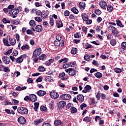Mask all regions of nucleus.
<instances>
[{
  "mask_svg": "<svg viewBox=\"0 0 126 126\" xmlns=\"http://www.w3.org/2000/svg\"><path fill=\"white\" fill-rule=\"evenodd\" d=\"M50 96L52 99H58L59 98V94L56 92H52L50 93Z\"/></svg>",
  "mask_w": 126,
  "mask_h": 126,
  "instance_id": "obj_9",
  "label": "nucleus"
},
{
  "mask_svg": "<svg viewBox=\"0 0 126 126\" xmlns=\"http://www.w3.org/2000/svg\"><path fill=\"white\" fill-rule=\"evenodd\" d=\"M85 49H89V48H92V45H91V44L88 43H86L85 44Z\"/></svg>",
  "mask_w": 126,
  "mask_h": 126,
  "instance_id": "obj_51",
  "label": "nucleus"
},
{
  "mask_svg": "<svg viewBox=\"0 0 126 126\" xmlns=\"http://www.w3.org/2000/svg\"><path fill=\"white\" fill-rule=\"evenodd\" d=\"M69 64L70 65V67H74V65H75V62H69Z\"/></svg>",
  "mask_w": 126,
  "mask_h": 126,
  "instance_id": "obj_53",
  "label": "nucleus"
},
{
  "mask_svg": "<svg viewBox=\"0 0 126 126\" xmlns=\"http://www.w3.org/2000/svg\"><path fill=\"white\" fill-rule=\"evenodd\" d=\"M87 28H86V27H83L82 28V30L83 32H84V33H87Z\"/></svg>",
  "mask_w": 126,
  "mask_h": 126,
  "instance_id": "obj_62",
  "label": "nucleus"
},
{
  "mask_svg": "<svg viewBox=\"0 0 126 126\" xmlns=\"http://www.w3.org/2000/svg\"><path fill=\"white\" fill-rule=\"evenodd\" d=\"M30 26L32 27H35L36 26V22L35 21L32 20L29 22Z\"/></svg>",
  "mask_w": 126,
  "mask_h": 126,
  "instance_id": "obj_29",
  "label": "nucleus"
},
{
  "mask_svg": "<svg viewBox=\"0 0 126 126\" xmlns=\"http://www.w3.org/2000/svg\"><path fill=\"white\" fill-rule=\"evenodd\" d=\"M35 21H37V22H42V19L39 17H35Z\"/></svg>",
  "mask_w": 126,
  "mask_h": 126,
  "instance_id": "obj_58",
  "label": "nucleus"
},
{
  "mask_svg": "<svg viewBox=\"0 0 126 126\" xmlns=\"http://www.w3.org/2000/svg\"><path fill=\"white\" fill-rule=\"evenodd\" d=\"M86 21V24L87 25H89L90 24H91L92 23V20L88 19Z\"/></svg>",
  "mask_w": 126,
  "mask_h": 126,
  "instance_id": "obj_55",
  "label": "nucleus"
},
{
  "mask_svg": "<svg viewBox=\"0 0 126 126\" xmlns=\"http://www.w3.org/2000/svg\"><path fill=\"white\" fill-rule=\"evenodd\" d=\"M19 13V10L18 9L14 8L13 9L10 10L9 11V14H10V15H12L13 17V18H15L16 17V15H17Z\"/></svg>",
  "mask_w": 126,
  "mask_h": 126,
  "instance_id": "obj_1",
  "label": "nucleus"
},
{
  "mask_svg": "<svg viewBox=\"0 0 126 126\" xmlns=\"http://www.w3.org/2000/svg\"><path fill=\"white\" fill-rule=\"evenodd\" d=\"M79 8L82 9V10L85 9V7H86V4L84 2H80L79 3Z\"/></svg>",
  "mask_w": 126,
  "mask_h": 126,
  "instance_id": "obj_19",
  "label": "nucleus"
},
{
  "mask_svg": "<svg viewBox=\"0 0 126 126\" xmlns=\"http://www.w3.org/2000/svg\"><path fill=\"white\" fill-rule=\"evenodd\" d=\"M62 100H69L71 98V95L69 94H63L60 96Z\"/></svg>",
  "mask_w": 126,
  "mask_h": 126,
  "instance_id": "obj_7",
  "label": "nucleus"
},
{
  "mask_svg": "<svg viewBox=\"0 0 126 126\" xmlns=\"http://www.w3.org/2000/svg\"><path fill=\"white\" fill-rule=\"evenodd\" d=\"M18 122L21 125H24V124L26 123V119H25V118L23 116H21L18 118Z\"/></svg>",
  "mask_w": 126,
  "mask_h": 126,
  "instance_id": "obj_10",
  "label": "nucleus"
},
{
  "mask_svg": "<svg viewBox=\"0 0 126 126\" xmlns=\"http://www.w3.org/2000/svg\"><path fill=\"white\" fill-rule=\"evenodd\" d=\"M17 110L18 113L19 114H24L25 115L28 114V109L25 107H20Z\"/></svg>",
  "mask_w": 126,
  "mask_h": 126,
  "instance_id": "obj_2",
  "label": "nucleus"
},
{
  "mask_svg": "<svg viewBox=\"0 0 126 126\" xmlns=\"http://www.w3.org/2000/svg\"><path fill=\"white\" fill-rule=\"evenodd\" d=\"M84 58L85 61H90V58H91V57L89 56L88 54H86Z\"/></svg>",
  "mask_w": 126,
  "mask_h": 126,
  "instance_id": "obj_43",
  "label": "nucleus"
},
{
  "mask_svg": "<svg viewBox=\"0 0 126 126\" xmlns=\"http://www.w3.org/2000/svg\"><path fill=\"white\" fill-rule=\"evenodd\" d=\"M50 109L53 110L54 109V100H52L49 104Z\"/></svg>",
  "mask_w": 126,
  "mask_h": 126,
  "instance_id": "obj_46",
  "label": "nucleus"
},
{
  "mask_svg": "<svg viewBox=\"0 0 126 126\" xmlns=\"http://www.w3.org/2000/svg\"><path fill=\"white\" fill-rule=\"evenodd\" d=\"M74 38H76L77 39H78L81 37V35L80 34V32H77L74 34Z\"/></svg>",
  "mask_w": 126,
  "mask_h": 126,
  "instance_id": "obj_40",
  "label": "nucleus"
},
{
  "mask_svg": "<svg viewBox=\"0 0 126 126\" xmlns=\"http://www.w3.org/2000/svg\"><path fill=\"white\" fill-rule=\"evenodd\" d=\"M63 67L65 69L66 68H68V67H70L69 63H65L63 65Z\"/></svg>",
  "mask_w": 126,
  "mask_h": 126,
  "instance_id": "obj_41",
  "label": "nucleus"
},
{
  "mask_svg": "<svg viewBox=\"0 0 126 126\" xmlns=\"http://www.w3.org/2000/svg\"><path fill=\"white\" fill-rule=\"evenodd\" d=\"M65 105H66V102L63 101H61L58 103V106L60 108H63V107L65 106Z\"/></svg>",
  "mask_w": 126,
  "mask_h": 126,
  "instance_id": "obj_22",
  "label": "nucleus"
},
{
  "mask_svg": "<svg viewBox=\"0 0 126 126\" xmlns=\"http://www.w3.org/2000/svg\"><path fill=\"white\" fill-rule=\"evenodd\" d=\"M26 58V55L24 54L21 55L20 57H18L16 59V62L17 63H21L23 62V60Z\"/></svg>",
  "mask_w": 126,
  "mask_h": 126,
  "instance_id": "obj_5",
  "label": "nucleus"
},
{
  "mask_svg": "<svg viewBox=\"0 0 126 126\" xmlns=\"http://www.w3.org/2000/svg\"><path fill=\"white\" fill-rule=\"evenodd\" d=\"M86 107H87V105L86 104V103H82L80 106V107L81 108V110H83L84 108H86Z\"/></svg>",
  "mask_w": 126,
  "mask_h": 126,
  "instance_id": "obj_50",
  "label": "nucleus"
},
{
  "mask_svg": "<svg viewBox=\"0 0 126 126\" xmlns=\"http://www.w3.org/2000/svg\"><path fill=\"white\" fill-rule=\"evenodd\" d=\"M2 41L4 46H6L7 47H10V44H9V42H8V41L9 40H8L7 38L6 39L5 38H3Z\"/></svg>",
  "mask_w": 126,
  "mask_h": 126,
  "instance_id": "obj_20",
  "label": "nucleus"
},
{
  "mask_svg": "<svg viewBox=\"0 0 126 126\" xmlns=\"http://www.w3.org/2000/svg\"><path fill=\"white\" fill-rule=\"evenodd\" d=\"M95 13L96 14V15H100L101 13H102V12H101V10L99 9H96L95 10Z\"/></svg>",
  "mask_w": 126,
  "mask_h": 126,
  "instance_id": "obj_54",
  "label": "nucleus"
},
{
  "mask_svg": "<svg viewBox=\"0 0 126 126\" xmlns=\"http://www.w3.org/2000/svg\"><path fill=\"white\" fill-rule=\"evenodd\" d=\"M91 89H92V88L91 87V86L88 85H87L84 89V90H83V92L84 93H87V92H89Z\"/></svg>",
  "mask_w": 126,
  "mask_h": 126,
  "instance_id": "obj_15",
  "label": "nucleus"
},
{
  "mask_svg": "<svg viewBox=\"0 0 126 126\" xmlns=\"http://www.w3.org/2000/svg\"><path fill=\"white\" fill-rule=\"evenodd\" d=\"M47 107L44 106H41L40 107V110L42 111V112H47Z\"/></svg>",
  "mask_w": 126,
  "mask_h": 126,
  "instance_id": "obj_49",
  "label": "nucleus"
},
{
  "mask_svg": "<svg viewBox=\"0 0 126 126\" xmlns=\"http://www.w3.org/2000/svg\"><path fill=\"white\" fill-rule=\"evenodd\" d=\"M27 33L29 35H34V32L31 30H27Z\"/></svg>",
  "mask_w": 126,
  "mask_h": 126,
  "instance_id": "obj_48",
  "label": "nucleus"
},
{
  "mask_svg": "<svg viewBox=\"0 0 126 126\" xmlns=\"http://www.w3.org/2000/svg\"><path fill=\"white\" fill-rule=\"evenodd\" d=\"M11 53H12V49H10L7 52H5L4 53V55H5V56H9V55H10Z\"/></svg>",
  "mask_w": 126,
  "mask_h": 126,
  "instance_id": "obj_38",
  "label": "nucleus"
},
{
  "mask_svg": "<svg viewBox=\"0 0 126 126\" xmlns=\"http://www.w3.org/2000/svg\"><path fill=\"white\" fill-rule=\"evenodd\" d=\"M43 122V119L40 118L36 121H35L34 122V125L35 126H37V125H39V124H41V123H42Z\"/></svg>",
  "mask_w": 126,
  "mask_h": 126,
  "instance_id": "obj_28",
  "label": "nucleus"
},
{
  "mask_svg": "<svg viewBox=\"0 0 126 126\" xmlns=\"http://www.w3.org/2000/svg\"><path fill=\"white\" fill-rule=\"evenodd\" d=\"M38 98L37 97V95L35 94H31L30 95V100L32 101V102H36L37 101Z\"/></svg>",
  "mask_w": 126,
  "mask_h": 126,
  "instance_id": "obj_13",
  "label": "nucleus"
},
{
  "mask_svg": "<svg viewBox=\"0 0 126 126\" xmlns=\"http://www.w3.org/2000/svg\"><path fill=\"white\" fill-rule=\"evenodd\" d=\"M18 55V51L16 50H14L13 52V56H16Z\"/></svg>",
  "mask_w": 126,
  "mask_h": 126,
  "instance_id": "obj_61",
  "label": "nucleus"
},
{
  "mask_svg": "<svg viewBox=\"0 0 126 126\" xmlns=\"http://www.w3.org/2000/svg\"><path fill=\"white\" fill-rule=\"evenodd\" d=\"M71 11H72L75 14H78V12H79L78 10L74 7L71 8Z\"/></svg>",
  "mask_w": 126,
  "mask_h": 126,
  "instance_id": "obj_30",
  "label": "nucleus"
},
{
  "mask_svg": "<svg viewBox=\"0 0 126 126\" xmlns=\"http://www.w3.org/2000/svg\"><path fill=\"white\" fill-rule=\"evenodd\" d=\"M45 78L47 81H49V82L52 81V77L51 76H47L45 77Z\"/></svg>",
  "mask_w": 126,
  "mask_h": 126,
  "instance_id": "obj_60",
  "label": "nucleus"
},
{
  "mask_svg": "<svg viewBox=\"0 0 126 126\" xmlns=\"http://www.w3.org/2000/svg\"><path fill=\"white\" fill-rule=\"evenodd\" d=\"M55 126H60V125H62V121L59 120H56L54 121Z\"/></svg>",
  "mask_w": 126,
  "mask_h": 126,
  "instance_id": "obj_33",
  "label": "nucleus"
},
{
  "mask_svg": "<svg viewBox=\"0 0 126 126\" xmlns=\"http://www.w3.org/2000/svg\"><path fill=\"white\" fill-rule=\"evenodd\" d=\"M99 5L100 6L103 8V9H106L107 8V3L105 1H101L99 2Z\"/></svg>",
  "mask_w": 126,
  "mask_h": 126,
  "instance_id": "obj_14",
  "label": "nucleus"
},
{
  "mask_svg": "<svg viewBox=\"0 0 126 126\" xmlns=\"http://www.w3.org/2000/svg\"><path fill=\"white\" fill-rule=\"evenodd\" d=\"M70 112L72 114H74L77 112V109L75 107H71L70 108Z\"/></svg>",
  "mask_w": 126,
  "mask_h": 126,
  "instance_id": "obj_32",
  "label": "nucleus"
},
{
  "mask_svg": "<svg viewBox=\"0 0 126 126\" xmlns=\"http://www.w3.org/2000/svg\"><path fill=\"white\" fill-rule=\"evenodd\" d=\"M7 8H8V9H11H11H13V8H14V5L10 4L8 5Z\"/></svg>",
  "mask_w": 126,
  "mask_h": 126,
  "instance_id": "obj_64",
  "label": "nucleus"
},
{
  "mask_svg": "<svg viewBox=\"0 0 126 126\" xmlns=\"http://www.w3.org/2000/svg\"><path fill=\"white\" fill-rule=\"evenodd\" d=\"M43 30V27L41 25H37L35 27V31L36 32H42Z\"/></svg>",
  "mask_w": 126,
  "mask_h": 126,
  "instance_id": "obj_21",
  "label": "nucleus"
},
{
  "mask_svg": "<svg viewBox=\"0 0 126 126\" xmlns=\"http://www.w3.org/2000/svg\"><path fill=\"white\" fill-rule=\"evenodd\" d=\"M34 107H33V109L34 111L37 112L38 111V109L39 108V103L38 102H35L34 103Z\"/></svg>",
  "mask_w": 126,
  "mask_h": 126,
  "instance_id": "obj_31",
  "label": "nucleus"
},
{
  "mask_svg": "<svg viewBox=\"0 0 126 126\" xmlns=\"http://www.w3.org/2000/svg\"><path fill=\"white\" fill-rule=\"evenodd\" d=\"M121 47L122 49H125V48H126V42H122Z\"/></svg>",
  "mask_w": 126,
  "mask_h": 126,
  "instance_id": "obj_63",
  "label": "nucleus"
},
{
  "mask_svg": "<svg viewBox=\"0 0 126 126\" xmlns=\"http://www.w3.org/2000/svg\"><path fill=\"white\" fill-rule=\"evenodd\" d=\"M37 94L38 96H39V97H42V96H44V95H46V93L45 91H44L42 90H39L37 91Z\"/></svg>",
  "mask_w": 126,
  "mask_h": 126,
  "instance_id": "obj_18",
  "label": "nucleus"
},
{
  "mask_svg": "<svg viewBox=\"0 0 126 126\" xmlns=\"http://www.w3.org/2000/svg\"><path fill=\"white\" fill-rule=\"evenodd\" d=\"M56 26L58 28H61V27H63V22L61 21H57Z\"/></svg>",
  "mask_w": 126,
  "mask_h": 126,
  "instance_id": "obj_25",
  "label": "nucleus"
},
{
  "mask_svg": "<svg viewBox=\"0 0 126 126\" xmlns=\"http://www.w3.org/2000/svg\"><path fill=\"white\" fill-rule=\"evenodd\" d=\"M7 40L9 41V43H10V45H11V46H14V45H15L16 43V40L15 38H11L9 35L7 36Z\"/></svg>",
  "mask_w": 126,
  "mask_h": 126,
  "instance_id": "obj_6",
  "label": "nucleus"
},
{
  "mask_svg": "<svg viewBox=\"0 0 126 126\" xmlns=\"http://www.w3.org/2000/svg\"><path fill=\"white\" fill-rule=\"evenodd\" d=\"M2 22L3 23L6 24V23H10V20L6 19V18H3L2 19Z\"/></svg>",
  "mask_w": 126,
  "mask_h": 126,
  "instance_id": "obj_52",
  "label": "nucleus"
},
{
  "mask_svg": "<svg viewBox=\"0 0 126 126\" xmlns=\"http://www.w3.org/2000/svg\"><path fill=\"white\" fill-rule=\"evenodd\" d=\"M107 11H109V12H112L113 11L114 8L113 7V6L111 4H108L107 6L106 7Z\"/></svg>",
  "mask_w": 126,
  "mask_h": 126,
  "instance_id": "obj_26",
  "label": "nucleus"
},
{
  "mask_svg": "<svg viewBox=\"0 0 126 126\" xmlns=\"http://www.w3.org/2000/svg\"><path fill=\"white\" fill-rule=\"evenodd\" d=\"M47 57L46 56V55L42 54L41 56H39L38 57L39 60H40L41 61H44V60H46V58Z\"/></svg>",
  "mask_w": 126,
  "mask_h": 126,
  "instance_id": "obj_35",
  "label": "nucleus"
},
{
  "mask_svg": "<svg viewBox=\"0 0 126 126\" xmlns=\"http://www.w3.org/2000/svg\"><path fill=\"white\" fill-rule=\"evenodd\" d=\"M3 70V71H4V72H9L10 71V69H9V67H5V66H4V68Z\"/></svg>",
  "mask_w": 126,
  "mask_h": 126,
  "instance_id": "obj_47",
  "label": "nucleus"
},
{
  "mask_svg": "<svg viewBox=\"0 0 126 126\" xmlns=\"http://www.w3.org/2000/svg\"><path fill=\"white\" fill-rule=\"evenodd\" d=\"M48 15H49L48 11H43L41 14V18H43V19L47 18Z\"/></svg>",
  "mask_w": 126,
  "mask_h": 126,
  "instance_id": "obj_12",
  "label": "nucleus"
},
{
  "mask_svg": "<svg viewBox=\"0 0 126 126\" xmlns=\"http://www.w3.org/2000/svg\"><path fill=\"white\" fill-rule=\"evenodd\" d=\"M12 104H13V105H17V104H18V103H19V101L16 99H13L12 101Z\"/></svg>",
  "mask_w": 126,
  "mask_h": 126,
  "instance_id": "obj_57",
  "label": "nucleus"
},
{
  "mask_svg": "<svg viewBox=\"0 0 126 126\" xmlns=\"http://www.w3.org/2000/svg\"><path fill=\"white\" fill-rule=\"evenodd\" d=\"M22 51H28V50H30V46H29L28 44H24L21 48Z\"/></svg>",
  "mask_w": 126,
  "mask_h": 126,
  "instance_id": "obj_16",
  "label": "nucleus"
},
{
  "mask_svg": "<svg viewBox=\"0 0 126 126\" xmlns=\"http://www.w3.org/2000/svg\"><path fill=\"white\" fill-rule=\"evenodd\" d=\"M95 77H96V78L99 79V78H101L102 76H103V74H102V73H101L100 72H97L95 74Z\"/></svg>",
  "mask_w": 126,
  "mask_h": 126,
  "instance_id": "obj_34",
  "label": "nucleus"
},
{
  "mask_svg": "<svg viewBox=\"0 0 126 126\" xmlns=\"http://www.w3.org/2000/svg\"><path fill=\"white\" fill-rule=\"evenodd\" d=\"M110 44L112 46H115L117 44V41H116V39H112L110 41Z\"/></svg>",
  "mask_w": 126,
  "mask_h": 126,
  "instance_id": "obj_42",
  "label": "nucleus"
},
{
  "mask_svg": "<svg viewBox=\"0 0 126 126\" xmlns=\"http://www.w3.org/2000/svg\"><path fill=\"white\" fill-rule=\"evenodd\" d=\"M96 98L97 100H100V98H101V96H100V91H98L97 93V94L96 95Z\"/></svg>",
  "mask_w": 126,
  "mask_h": 126,
  "instance_id": "obj_59",
  "label": "nucleus"
},
{
  "mask_svg": "<svg viewBox=\"0 0 126 126\" xmlns=\"http://www.w3.org/2000/svg\"><path fill=\"white\" fill-rule=\"evenodd\" d=\"M78 52L77 48L73 47L71 50V54L72 55H76Z\"/></svg>",
  "mask_w": 126,
  "mask_h": 126,
  "instance_id": "obj_24",
  "label": "nucleus"
},
{
  "mask_svg": "<svg viewBox=\"0 0 126 126\" xmlns=\"http://www.w3.org/2000/svg\"><path fill=\"white\" fill-rule=\"evenodd\" d=\"M2 61L5 64H9L10 63V58L7 56H3L2 57Z\"/></svg>",
  "mask_w": 126,
  "mask_h": 126,
  "instance_id": "obj_4",
  "label": "nucleus"
},
{
  "mask_svg": "<svg viewBox=\"0 0 126 126\" xmlns=\"http://www.w3.org/2000/svg\"><path fill=\"white\" fill-rule=\"evenodd\" d=\"M45 67H44V66L41 65L39 66L38 67V70L40 72H44V71H45Z\"/></svg>",
  "mask_w": 126,
  "mask_h": 126,
  "instance_id": "obj_36",
  "label": "nucleus"
},
{
  "mask_svg": "<svg viewBox=\"0 0 126 126\" xmlns=\"http://www.w3.org/2000/svg\"><path fill=\"white\" fill-rule=\"evenodd\" d=\"M56 40L60 41L62 40V36L60 35H57L56 37Z\"/></svg>",
  "mask_w": 126,
  "mask_h": 126,
  "instance_id": "obj_56",
  "label": "nucleus"
},
{
  "mask_svg": "<svg viewBox=\"0 0 126 126\" xmlns=\"http://www.w3.org/2000/svg\"><path fill=\"white\" fill-rule=\"evenodd\" d=\"M77 99L80 102H83L84 101V96H83V94H79L77 96Z\"/></svg>",
  "mask_w": 126,
  "mask_h": 126,
  "instance_id": "obj_17",
  "label": "nucleus"
},
{
  "mask_svg": "<svg viewBox=\"0 0 126 126\" xmlns=\"http://www.w3.org/2000/svg\"><path fill=\"white\" fill-rule=\"evenodd\" d=\"M54 44L56 47H59V46L61 45V41H60L59 40H55L54 42Z\"/></svg>",
  "mask_w": 126,
  "mask_h": 126,
  "instance_id": "obj_37",
  "label": "nucleus"
},
{
  "mask_svg": "<svg viewBox=\"0 0 126 126\" xmlns=\"http://www.w3.org/2000/svg\"><path fill=\"white\" fill-rule=\"evenodd\" d=\"M41 52H42V49H41V48L36 49L33 51V57H38V56L41 54Z\"/></svg>",
  "mask_w": 126,
  "mask_h": 126,
  "instance_id": "obj_8",
  "label": "nucleus"
},
{
  "mask_svg": "<svg viewBox=\"0 0 126 126\" xmlns=\"http://www.w3.org/2000/svg\"><path fill=\"white\" fill-rule=\"evenodd\" d=\"M116 21H117L116 24L117 26H119V27H121V28L124 27V26L123 25V24H122V22H121V21L116 20Z\"/></svg>",
  "mask_w": 126,
  "mask_h": 126,
  "instance_id": "obj_39",
  "label": "nucleus"
},
{
  "mask_svg": "<svg viewBox=\"0 0 126 126\" xmlns=\"http://www.w3.org/2000/svg\"><path fill=\"white\" fill-rule=\"evenodd\" d=\"M81 17L84 21H87L88 20V15L86 13L82 14Z\"/></svg>",
  "mask_w": 126,
  "mask_h": 126,
  "instance_id": "obj_23",
  "label": "nucleus"
},
{
  "mask_svg": "<svg viewBox=\"0 0 126 126\" xmlns=\"http://www.w3.org/2000/svg\"><path fill=\"white\" fill-rule=\"evenodd\" d=\"M67 62H68V59H67L66 58H64L63 59H62L59 60L58 61V63H67Z\"/></svg>",
  "mask_w": 126,
  "mask_h": 126,
  "instance_id": "obj_27",
  "label": "nucleus"
},
{
  "mask_svg": "<svg viewBox=\"0 0 126 126\" xmlns=\"http://www.w3.org/2000/svg\"><path fill=\"white\" fill-rule=\"evenodd\" d=\"M114 71L117 73H121V72H122V69L119 68H114Z\"/></svg>",
  "mask_w": 126,
  "mask_h": 126,
  "instance_id": "obj_44",
  "label": "nucleus"
},
{
  "mask_svg": "<svg viewBox=\"0 0 126 126\" xmlns=\"http://www.w3.org/2000/svg\"><path fill=\"white\" fill-rule=\"evenodd\" d=\"M69 72L68 73L69 75L70 76H75L76 75V70L74 69H72V68H70Z\"/></svg>",
  "mask_w": 126,
  "mask_h": 126,
  "instance_id": "obj_11",
  "label": "nucleus"
},
{
  "mask_svg": "<svg viewBox=\"0 0 126 126\" xmlns=\"http://www.w3.org/2000/svg\"><path fill=\"white\" fill-rule=\"evenodd\" d=\"M83 121L84 122H90V121H91V118L89 117H86L85 118H84L83 120Z\"/></svg>",
  "mask_w": 126,
  "mask_h": 126,
  "instance_id": "obj_45",
  "label": "nucleus"
},
{
  "mask_svg": "<svg viewBox=\"0 0 126 126\" xmlns=\"http://www.w3.org/2000/svg\"><path fill=\"white\" fill-rule=\"evenodd\" d=\"M109 29L110 30L111 32L112 33V35L115 36V35H118L119 34V32L117 29L113 26H109Z\"/></svg>",
  "mask_w": 126,
  "mask_h": 126,
  "instance_id": "obj_3",
  "label": "nucleus"
}]
</instances>
